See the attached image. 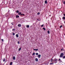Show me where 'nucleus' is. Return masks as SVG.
<instances>
[{
    "instance_id": "nucleus-1",
    "label": "nucleus",
    "mask_w": 65,
    "mask_h": 65,
    "mask_svg": "<svg viewBox=\"0 0 65 65\" xmlns=\"http://www.w3.org/2000/svg\"><path fill=\"white\" fill-rule=\"evenodd\" d=\"M64 55V53H62L60 54V58H62L63 57V56Z\"/></svg>"
},
{
    "instance_id": "nucleus-2",
    "label": "nucleus",
    "mask_w": 65,
    "mask_h": 65,
    "mask_svg": "<svg viewBox=\"0 0 65 65\" xmlns=\"http://www.w3.org/2000/svg\"><path fill=\"white\" fill-rule=\"evenodd\" d=\"M21 24H19L18 25V27H21Z\"/></svg>"
},
{
    "instance_id": "nucleus-3",
    "label": "nucleus",
    "mask_w": 65,
    "mask_h": 65,
    "mask_svg": "<svg viewBox=\"0 0 65 65\" xmlns=\"http://www.w3.org/2000/svg\"><path fill=\"white\" fill-rule=\"evenodd\" d=\"M41 57V55H40V54H39L38 55V57L39 58H40V57Z\"/></svg>"
},
{
    "instance_id": "nucleus-4",
    "label": "nucleus",
    "mask_w": 65,
    "mask_h": 65,
    "mask_svg": "<svg viewBox=\"0 0 65 65\" xmlns=\"http://www.w3.org/2000/svg\"><path fill=\"white\" fill-rule=\"evenodd\" d=\"M6 60V59H5V58H3V62H5Z\"/></svg>"
},
{
    "instance_id": "nucleus-5",
    "label": "nucleus",
    "mask_w": 65,
    "mask_h": 65,
    "mask_svg": "<svg viewBox=\"0 0 65 65\" xmlns=\"http://www.w3.org/2000/svg\"><path fill=\"white\" fill-rule=\"evenodd\" d=\"M16 18H19V15H16Z\"/></svg>"
},
{
    "instance_id": "nucleus-6",
    "label": "nucleus",
    "mask_w": 65,
    "mask_h": 65,
    "mask_svg": "<svg viewBox=\"0 0 65 65\" xmlns=\"http://www.w3.org/2000/svg\"><path fill=\"white\" fill-rule=\"evenodd\" d=\"M13 59L14 60L15 59V57H13Z\"/></svg>"
},
{
    "instance_id": "nucleus-7",
    "label": "nucleus",
    "mask_w": 65,
    "mask_h": 65,
    "mask_svg": "<svg viewBox=\"0 0 65 65\" xmlns=\"http://www.w3.org/2000/svg\"><path fill=\"white\" fill-rule=\"evenodd\" d=\"M26 28H29V25H26Z\"/></svg>"
},
{
    "instance_id": "nucleus-8",
    "label": "nucleus",
    "mask_w": 65,
    "mask_h": 65,
    "mask_svg": "<svg viewBox=\"0 0 65 65\" xmlns=\"http://www.w3.org/2000/svg\"><path fill=\"white\" fill-rule=\"evenodd\" d=\"M36 61H38V59L37 58H36L35 59Z\"/></svg>"
},
{
    "instance_id": "nucleus-9",
    "label": "nucleus",
    "mask_w": 65,
    "mask_h": 65,
    "mask_svg": "<svg viewBox=\"0 0 65 65\" xmlns=\"http://www.w3.org/2000/svg\"><path fill=\"white\" fill-rule=\"evenodd\" d=\"M18 14L19 15H21V14H21V12H19V13H18Z\"/></svg>"
},
{
    "instance_id": "nucleus-10",
    "label": "nucleus",
    "mask_w": 65,
    "mask_h": 65,
    "mask_svg": "<svg viewBox=\"0 0 65 65\" xmlns=\"http://www.w3.org/2000/svg\"><path fill=\"white\" fill-rule=\"evenodd\" d=\"M47 1H45V4H47Z\"/></svg>"
},
{
    "instance_id": "nucleus-11",
    "label": "nucleus",
    "mask_w": 65,
    "mask_h": 65,
    "mask_svg": "<svg viewBox=\"0 0 65 65\" xmlns=\"http://www.w3.org/2000/svg\"><path fill=\"white\" fill-rule=\"evenodd\" d=\"M16 36L17 37H19V35L18 34H17L16 35Z\"/></svg>"
},
{
    "instance_id": "nucleus-12",
    "label": "nucleus",
    "mask_w": 65,
    "mask_h": 65,
    "mask_svg": "<svg viewBox=\"0 0 65 65\" xmlns=\"http://www.w3.org/2000/svg\"><path fill=\"white\" fill-rule=\"evenodd\" d=\"M43 30H44V31H45V30H46V29H45V28L44 27L43 28Z\"/></svg>"
},
{
    "instance_id": "nucleus-13",
    "label": "nucleus",
    "mask_w": 65,
    "mask_h": 65,
    "mask_svg": "<svg viewBox=\"0 0 65 65\" xmlns=\"http://www.w3.org/2000/svg\"><path fill=\"white\" fill-rule=\"evenodd\" d=\"M34 51H38V49H34Z\"/></svg>"
},
{
    "instance_id": "nucleus-14",
    "label": "nucleus",
    "mask_w": 65,
    "mask_h": 65,
    "mask_svg": "<svg viewBox=\"0 0 65 65\" xmlns=\"http://www.w3.org/2000/svg\"><path fill=\"white\" fill-rule=\"evenodd\" d=\"M62 19L63 20H65V17H62Z\"/></svg>"
},
{
    "instance_id": "nucleus-15",
    "label": "nucleus",
    "mask_w": 65,
    "mask_h": 65,
    "mask_svg": "<svg viewBox=\"0 0 65 65\" xmlns=\"http://www.w3.org/2000/svg\"><path fill=\"white\" fill-rule=\"evenodd\" d=\"M21 15L22 16V15H24V16L25 15V14H21Z\"/></svg>"
},
{
    "instance_id": "nucleus-16",
    "label": "nucleus",
    "mask_w": 65,
    "mask_h": 65,
    "mask_svg": "<svg viewBox=\"0 0 65 65\" xmlns=\"http://www.w3.org/2000/svg\"><path fill=\"white\" fill-rule=\"evenodd\" d=\"M16 12L17 13H19V11L18 10H17V11H16Z\"/></svg>"
},
{
    "instance_id": "nucleus-17",
    "label": "nucleus",
    "mask_w": 65,
    "mask_h": 65,
    "mask_svg": "<svg viewBox=\"0 0 65 65\" xmlns=\"http://www.w3.org/2000/svg\"><path fill=\"white\" fill-rule=\"evenodd\" d=\"M12 62H10V65H12Z\"/></svg>"
},
{
    "instance_id": "nucleus-18",
    "label": "nucleus",
    "mask_w": 65,
    "mask_h": 65,
    "mask_svg": "<svg viewBox=\"0 0 65 65\" xmlns=\"http://www.w3.org/2000/svg\"><path fill=\"white\" fill-rule=\"evenodd\" d=\"M21 50V48L20 47L19 48V51H20V50Z\"/></svg>"
},
{
    "instance_id": "nucleus-19",
    "label": "nucleus",
    "mask_w": 65,
    "mask_h": 65,
    "mask_svg": "<svg viewBox=\"0 0 65 65\" xmlns=\"http://www.w3.org/2000/svg\"><path fill=\"white\" fill-rule=\"evenodd\" d=\"M35 53H33V54H32V55L33 56H34V55H35Z\"/></svg>"
},
{
    "instance_id": "nucleus-20",
    "label": "nucleus",
    "mask_w": 65,
    "mask_h": 65,
    "mask_svg": "<svg viewBox=\"0 0 65 65\" xmlns=\"http://www.w3.org/2000/svg\"><path fill=\"white\" fill-rule=\"evenodd\" d=\"M47 32L48 34H50V31L49 30H48Z\"/></svg>"
},
{
    "instance_id": "nucleus-21",
    "label": "nucleus",
    "mask_w": 65,
    "mask_h": 65,
    "mask_svg": "<svg viewBox=\"0 0 65 65\" xmlns=\"http://www.w3.org/2000/svg\"><path fill=\"white\" fill-rule=\"evenodd\" d=\"M12 35H13V36H14V35H15V34H14V33H13Z\"/></svg>"
},
{
    "instance_id": "nucleus-22",
    "label": "nucleus",
    "mask_w": 65,
    "mask_h": 65,
    "mask_svg": "<svg viewBox=\"0 0 65 65\" xmlns=\"http://www.w3.org/2000/svg\"><path fill=\"white\" fill-rule=\"evenodd\" d=\"M12 31H15V29H13L12 30Z\"/></svg>"
},
{
    "instance_id": "nucleus-23",
    "label": "nucleus",
    "mask_w": 65,
    "mask_h": 65,
    "mask_svg": "<svg viewBox=\"0 0 65 65\" xmlns=\"http://www.w3.org/2000/svg\"><path fill=\"white\" fill-rule=\"evenodd\" d=\"M43 26H44V25L43 24L42 25H41V27H43Z\"/></svg>"
},
{
    "instance_id": "nucleus-24",
    "label": "nucleus",
    "mask_w": 65,
    "mask_h": 65,
    "mask_svg": "<svg viewBox=\"0 0 65 65\" xmlns=\"http://www.w3.org/2000/svg\"><path fill=\"white\" fill-rule=\"evenodd\" d=\"M62 25H61L60 26V28H62Z\"/></svg>"
},
{
    "instance_id": "nucleus-25",
    "label": "nucleus",
    "mask_w": 65,
    "mask_h": 65,
    "mask_svg": "<svg viewBox=\"0 0 65 65\" xmlns=\"http://www.w3.org/2000/svg\"><path fill=\"white\" fill-rule=\"evenodd\" d=\"M63 59H65V56L63 57Z\"/></svg>"
},
{
    "instance_id": "nucleus-26",
    "label": "nucleus",
    "mask_w": 65,
    "mask_h": 65,
    "mask_svg": "<svg viewBox=\"0 0 65 65\" xmlns=\"http://www.w3.org/2000/svg\"><path fill=\"white\" fill-rule=\"evenodd\" d=\"M36 55H38V53H36Z\"/></svg>"
},
{
    "instance_id": "nucleus-27",
    "label": "nucleus",
    "mask_w": 65,
    "mask_h": 65,
    "mask_svg": "<svg viewBox=\"0 0 65 65\" xmlns=\"http://www.w3.org/2000/svg\"><path fill=\"white\" fill-rule=\"evenodd\" d=\"M37 14H38H38H40V13H39V12H38V13H37Z\"/></svg>"
},
{
    "instance_id": "nucleus-28",
    "label": "nucleus",
    "mask_w": 65,
    "mask_h": 65,
    "mask_svg": "<svg viewBox=\"0 0 65 65\" xmlns=\"http://www.w3.org/2000/svg\"><path fill=\"white\" fill-rule=\"evenodd\" d=\"M53 63H50V64H53Z\"/></svg>"
},
{
    "instance_id": "nucleus-29",
    "label": "nucleus",
    "mask_w": 65,
    "mask_h": 65,
    "mask_svg": "<svg viewBox=\"0 0 65 65\" xmlns=\"http://www.w3.org/2000/svg\"><path fill=\"white\" fill-rule=\"evenodd\" d=\"M63 4H65V1H63Z\"/></svg>"
},
{
    "instance_id": "nucleus-30",
    "label": "nucleus",
    "mask_w": 65,
    "mask_h": 65,
    "mask_svg": "<svg viewBox=\"0 0 65 65\" xmlns=\"http://www.w3.org/2000/svg\"><path fill=\"white\" fill-rule=\"evenodd\" d=\"M52 60H53V59H51V62H52Z\"/></svg>"
},
{
    "instance_id": "nucleus-31",
    "label": "nucleus",
    "mask_w": 65,
    "mask_h": 65,
    "mask_svg": "<svg viewBox=\"0 0 65 65\" xmlns=\"http://www.w3.org/2000/svg\"><path fill=\"white\" fill-rule=\"evenodd\" d=\"M11 24H12V25H13V22H12L11 23Z\"/></svg>"
},
{
    "instance_id": "nucleus-32",
    "label": "nucleus",
    "mask_w": 65,
    "mask_h": 65,
    "mask_svg": "<svg viewBox=\"0 0 65 65\" xmlns=\"http://www.w3.org/2000/svg\"><path fill=\"white\" fill-rule=\"evenodd\" d=\"M18 44L20 43V42L19 41H18Z\"/></svg>"
},
{
    "instance_id": "nucleus-33",
    "label": "nucleus",
    "mask_w": 65,
    "mask_h": 65,
    "mask_svg": "<svg viewBox=\"0 0 65 65\" xmlns=\"http://www.w3.org/2000/svg\"><path fill=\"white\" fill-rule=\"evenodd\" d=\"M63 50V49L62 48V49H61V51H62V50Z\"/></svg>"
},
{
    "instance_id": "nucleus-34",
    "label": "nucleus",
    "mask_w": 65,
    "mask_h": 65,
    "mask_svg": "<svg viewBox=\"0 0 65 65\" xmlns=\"http://www.w3.org/2000/svg\"><path fill=\"white\" fill-rule=\"evenodd\" d=\"M54 61V60L53 59H52V62H53V61Z\"/></svg>"
},
{
    "instance_id": "nucleus-35",
    "label": "nucleus",
    "mask_w": 65,
    "mask_h": 65,
    "mask_svg": "<svg viewBox=\"0 0 65 65\" xmlns=\"http://www.w3.org/2000/svg\"><path fill=\"white\" fill-rule=\"evenodd\" d=\"M1 40H2V41H3V39H1Z\"/></svg>"
},
{
    "instance_id": "nucleus-36",
    "label": "nucleus",
    "mask_w": 65,
    "mask_h": 65,
    "mask_svg": "<svg viewBox=\"0 0 65 65\" xmlns=\"http://www.w3.org/2000/svg\"><path fill=\"white\" fill-rule=\"evenodd\" d=\"M60 60H61V59H59L58 61H60Z\"/></svg>"
},
{
    "instance_id": "nucleus-37",
    "label": "nucleus",
    "mask_w": 65,
    "mask_h": 65,
    "mask_svg": "<svg viewBox=\"0 0 65 65\" xmlns=\"http://www.w3.org/2000/svg\"><path fill=\"white\" fill-rule=\"evenodd\" d=\"M12 27H11V29H12Z\"/></svg>"
},
{
    "instance_id": "nucleus-38",
    "label": "nucleus",
    "mask_w": 65,
    "mask_h": 65,
    "mask_svg": "<svg viewBox=\"0 0 65 65\" xmlns=\"http://www.w3.org/2000/svg\"><path fill=\"white\" fill-rule=\"evenodd\" d=\"M63 15L65 16V14H64Z\"/></svg>"
},
{
    "instance_id": "nucleus-39",
    "label": "nucleus",
    "mask_w": 65,
    "mask_h": 65,
    "mask_svg": "<svg viewBox=\"0 0 65 65\" xmlns=\"http://www.w3.org/2000/svg\"><path fill=\"white\" fill-rule=\"evenodd\" d=\"M56 61V59H55V61Z\"/></svg>"
},
{
    "instance_id": "nucleus-40",
    "label": "nucleus",
    "mask_w": 65,
    "mask_h": 65,
    "mask_svg": "<svg viewBox=\"0 0 65 65\" xmlns=\"http://www.w3.org/2000/svg\"><path fill=\"white\" fill-rule=\"evenodd\" d=\"M64 35L65 36V34H64Z\"/></svg>"
},
{
    "instance_id": "nucleus-41",
    "label": "nucleus",
    "mask_w": 65,
    "mask_h": 65,
    "mask_svg": "<svg viewBox=\"0 0 65 65\" xmlns=\"http://www.w3.org/2000/svg\"><path fill=\"white\" fill-rule=\"evenodd\" d=\"M37 20H38V19H37Z\"/></svg>"
},
{
    "instance_id": "nucleus-42",
    "label": "nucleus",
    "mask_w": 65,
    "mask_h": 65,
    "mask_svg": "<svg viewBox=\"0 0 65 65\" xmlns=\"http://www.w3.org/2000/svg\"><path fill=\"white\" fill-rule=\"evenodd\" d=\"M64 23L65 24V21H64Z\"/></svg>"
}]
</instances>
